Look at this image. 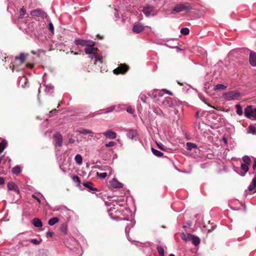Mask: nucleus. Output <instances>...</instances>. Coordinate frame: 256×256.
Masks as SVG:
<instances>
[{
  "mask_svg": "<svg viewBox=\"0 0 256 256\" xmlns=\"http://www.w3.org/2000/svg\"><path fill=\"white\" fill-rule=\"evenodd\" d=\"M56 109H54L52 110H51L50 112V116H51L52 114H55L56 112Z\"/></svg>",
  "mask_w": 256,
  "mask_h": 256,
  "instance_id": "5fc2aeb1",
  "label": "nucleus"
},
{
  "mask_svg": "<svg viewBox=\"0 0 256 256\" xmlns=\"http://www.w3.org/2000/svg\"><path fill=\"white\" fill-rule=\"evenodd\" d=\"M173 113L174 114H175L176 115H177L178 113V110H174V112H173Z\"/></svg>",
  "mask_w": 256,
  "mask_h": 256,
  "instance_id": "e2e57ef3",
  "label": "nucleus"
},
{
  "mask_svg": "<svg viewBox=\"0 0 256 256\" xmlns=\"http://www.w3.org/2000/svg\"><path fill=\"white\" fill-rule=\"evenodd\" d=\"M148 97L153 99V102L164 108H172L173 102L171 98L163 96L161 91L154 90L147 93Z\"/></svg>",
  "mask_w": 256,
  "mask_h": 256,
  "instance_id": "f257e3e1",
  "label": "nucleus"
},
{
  "mask_svg": "<svg viewBox=\"0 0 256 256\" xmlns=\"http://www.w3.org/2000/svg\"><path fill=\"white\" fill-rule=\"evenodd\" d=\"M72 179L73 180L74 182L78 183V186L80 185V178L78 176H73L72 177Z\"/></svg>",
  "mask_w": 256,
  "mask_h": 256,
  "instance_id": "79ce46f5",
  "label": "nucleus"
},
{
  "mask_svg": "<svg viewBox=\"0 0 256 256\" xmlns=\"http://www.w3.org/2000/svg\"><path fill=\"white\" fill-rule=\"evenodd\" d=\"M135 224V222L134 221L132 220H130V224H128L126 227L125 231L126 234L127 236L128 239L130 241V240L129 238L128 233L129 232L130 230V227H132Z\"/></svg>",
  "mask_w": 256,
  "mask_h": 256,
  "instance_id": "b1692460",
  "label": "nucleus"
},
{
  "mask_svg": "<svg viewBox=\"0 0 256 256\" xmlns=\"http://www.w3.org/2000/svg\"><path fill=\"white\" fill-rule=\"evenodd\" d=\"M154 111L156 114H159V115L163 114V112L160 110L156 108L154 110Z\"/></svg>",
  "mask_w": 256,
  "mask_h": 256,
  "instance_id": "8fccbe9b",
  "label": "nucleus"
},
{
  "mask_svg": "<svg viewBox=\"0 0 256 256\" xmlns=\"http://www.w3.org/2000/svg\"><path fill=\"white\" fill-rule=\"evenodd\" d=\"M74 44L78 46H94V42L91 40H86L80 38H76L74 41Z\"/></svg>",
  "mask_w": 256,
  "mask_h": 256,
  "instance_id": "423d86ee",
  "label": "nucleus"
},
{
  "mask_svg": "<svg viewBox=\"0 0 256 256\" xmlns=\"http://www.w3.org/2000/svg\"><path fill=\"white\" fill-rule=\"evenodd\" d=\"M54 233L52 232H46V236L47 238L52 237L53 236Z\"/></svg>",
  "mask_w": 256,
  "mask_h": 256,
  "instance_id": "603ef678",
  "label": "nucleus"
},
{
  "mask_svg": "<svg viewBox=\"0 0 256 256\" xmlns=\"http://www.w3.org/2000/svg\"><path fill=\"white\" fill-rule=\"evenodd\" d=\"M111 186L114 188H121L123 187V184L119 182L116 178H112L110 182Z\"/></svg>",
  "mask_w": 256,
  "mask_h": 256,
  "instance_id": "f8f14e48",
  "label": "nucleus"
},
{
  "mask_svg": "<svg viewBox=\"0 0 256 256\" xmlns=\"http://www.w3.org/2000/svg\"><path fill=\"white\" fill-rule=\"evenodd\" d=\"M144 30V26L142 24H134L132 28V31L136 34H138Z\"/></svg>",
  "mask_w": 256,
  "mask_h": 256,
  "instance_id": "dca6fc26",
  "label": "nucleus"
},
{
  "mask_svg": "<svg viewBox=\"0 0 256 256\" xmlns=\"http://www.w3.org/2000/svg\"><path fill=\"white\" fill-rule=\"evenodd\" d=\"M114 16L116 18V20H118L120 18V15L118 14V10L116 8L114 10Z\"/></svg>",
  "mask_w": 256,
  "mask_h": 256,
  "instance_id": "09e8293b",
  "label": "nucleus"
},
{
  "mask_svg": "<svg viewBox=\"0 0 256 256\" xmlns=\"http://www.w3.org/2000/svg\"><path fill=\"white\" fill-rule=\"evenodd\" d=\"M189 234H190L186 235L184 232H182L180 234V236L182 240L185 241H188L190 240V236H189Z\"/></svg>",
  "mask_w": 256,
  "mask_h": 256,
  "instance_id": "473e14b6",
  "label": "nucleus"
},
{
  "mask_svg": "<svg viewBox=\"0 0 256 256\" xmlns=\"http://www.w3.org/2000/svg\"><path fill=\"white\" fill-rule=\"evenodd\" d=\"M137 132L134 130H129L126 134L127 136L130 139H134L137 136Z\"/></svg>",
  "mask_w": 256,
  "mask_h": 256,
  "instance_id": "a211bd4d",
  "label": "nucleus"
},
{
  "mask_svg": "<svg viewBox=\"0 0 256 256\" xmlns=\"http://www.w3.org/2000/svg\"><path fill=\"white\" fill-rule=\"evenodd\" d=\"M157 250L158 251V254L160 255V256H164V249L161 246H157Z\"/></svg>",
  "mask_w": 256,
  "mask_h": 256,
  "instance_id": "58836bf2",
  "label": "nucleus"
},
{
  "mask_svg": "<svg viewBox=\"0 0 256 256\" xmlns=\"http://www.w3.org/2000/svg\"><path fill=\"white\" fill-rule=\"evenodd\" d=\"M173 48H176L178 50H180L181 49H180L178 46H174V47H173Z\"/></svg>",
  "mask_w": 256,
  "mask_h": 256,
  "instance_id": "69168bd1",
  "label": "nucleus"
},
{
  "mask_svg": "<svg viewBox=\"0 0 256 256\" xmlns=\"http://www.w3.org/2000/svg\"><path fill=\"white\" fill-rule=\"evenodd\" d=\"M169 256H175L174 254H170Z\"/></svg>",
  "mask_w": 256,
  "mask_h": 256,
  "instance_id": "774afa93",
  "label": "nucleus"
},
{
  "mask_svg": "<svg viewBox=\"0 0 256 256\" xmlns=\"http://www.w3.org/2000/svg\"><path fill=\"white\" fill-rule=\"evenodd\" d=\"M94 46H87L84 48V52L86 54H92L94 52L97 51L98 49L93 47Z\"/></svg>",
  "mask_w": 256,
  "mask_h": 256,
  "instance_id": "5701e85b",
  "label": "nucleus"
},
{
  "mask_svg": "<svg viewBox=\"0 0 256 256\" xmlns=\"http://www.w3.org/2000/svg\"><path fill=\"white\" fill-rule=\"evenodd\" d=\"M26 54L24 53H21L19 56L16 57V60H20V63H24L26 60Z\"/></svg>",
  "mask_w": 256,
  "mask_h": 256,
  "instance_id": "393cba45",
  "label": "nucleus"
},
{
  "mask_svg": "<svg viewBox=\"0 0 256 256\" xmlns=\"http://www.w3.org/2000/svg\"><path fill=\"white\" fill-rule=\"evenodd\" d=\"M242 160L243 162H244V164H246L248 165L250 164L251 162L250 158L248 156H244L242 158Z\"/></svg>",
  "mask_w": 256,
  "mask_h": 256,
  "instance_id": "72a5a7b5",
  "label": "nucleus"
},
{
  "mask_svg": "<svg viewBox=\"0 0 256 256\" xmlns=\"http://www.w3.org/2000/svg\"><path fill=\"white\" fill-rule=\"evenodd\" d=\"M6 145L7 142L4 140H2V142L0 143V154L3 152Z\"/></svg>",
  "mask_w": 256,
  "mask_h": 256,
  "instance_id": "cd10ccee",
  "label": "nucleus"
},
{
  "mask_svg": "<svg viewBox=\"0 0 256 256\" xmlns=\"http://www.w3.org/2000/svg\"><path fill=\"white\" fill-rule=\"evenodd\" d=\"M68 142L70 144H74L75 142V140L74 138H71L69 140Z\"/></svg>",
  "mask_w": 256,
  "mask_h": 256,
  "instance_id": "13d9d810",
  "label": "nucleus"
},
{
  "mask_svg": "<svg viewBox=\"0 0 256 256\" xmlns=\"http://www.w3.org/2000/svg\"><path fill=\"white\" fill-rule=\"evenodd\" d=\"M54 87L52 84L46 85L45 92L46 94H48L51 90H54Z\"/></svg>",
  "mask_w": 256,
  "mask_h": 256,
  "instance_id": "c9c22d12",
  "label": "nucleus"
},
{
  "mask_svg": "<svg viewBox=\"0 0 256 256\" xmlns=\"http://www.w3.org/2000/svg\"><path fill=\"white\" fill-rule=\"evenodd\" d=\"M68 241L70 245L68 246L67 244H66V246L72 250L74 252L73 255L74 256H81L82 253V250L78 242L73 238H70Z\"/></svg>",
  "mask_w": 256,
  "mask_h": 256,
  "instance_id": "f03ea898",
  "label": "nucleus"
},
{
  "mask_svg": "<svg viewBox=\"0 0 256 256\" xmlns=\"http://www.w3.org/2000/svg\"><path fill=\"white\" fill-rule=\"evenodd\" d=\"M226 88V86L222 84H218L215 86V90H224Z\"/></svg>",
  "mask_w": 256,
  "mask_h": 256,
  "instance_id": "e433bc0d",
  "label": "nucleus"
},
{
  "mask_svg": "<svg viewBox=\"0 0 256 256\" xmlns=\"http://www.w3.org/2000/svg\"><path fill=\"white\" fill-rule=\"evenodd\" d=\"M30 14L32 16L41 18H44L46 16V14L40 8H37L32 10Z\"/></svg>",
  "mask_w": 256,
  "mask_h": 256,
  "instance_id": "1a4fd4ad",
  "label": "nucleus"
},
{
  "mask_svg": "<svg viewBox=\"0 0 256 256\" xmlns=\"http://www.w3.org/2000/svg\"><path fill=\"white\" fill-rule=\"evenodd\" d=\"M4 173V170L1 166H0V174Z\"/></svg>",
  "mask_w": 256,
  "mask_h": 256,
  "instance_id": "0e129e2a",
  "label": "nucleus"
},
{
  "mask_svg": "<svg viewBox=\"0 0 256 256\" xmlns=\"http://www.w3.org/2000/svg\"><path fill=\"white\" fill-rule=\"evenodd\" d=\"M236 114L239 116H242L243 114L242 108L240 104H237L236 106Z\"/></svg>",
  "mask_w": 256,
  "mask_h": 256,
  "instance_id": "c756f323",
  "label": "nucleus"
},
{
  "mask_svg": "<svg viewBox=\"0 0 256 256\" xmlns=\"http://www.w3.org/2000/svg\"><path fill=\"white\" fill-rule=\"evenodd\" d=\"M12 172L13 174H19L20 172V166H14L12 170Z\"/></svg>",
  "mask_w": 256,
  "mask_h": 256,
  "instance_id": "f704fd0d",
  "label": "nucleus"
},
{
  "mask_svg": "<svg viewBox=\"0 0 256 256\" xmlns=\"http://www.w3.org/2000/svg\"><path fill=\"white\" fill-rule=\"evenodd\" d=\"M158 146L160 148L161 150H164L163 148L162 147V146H160V145L158 144Z\"/></svg>",
  "mask_w": 256,
  "mask_h": 256,
  "instance_id": "338daca9",
  "label": "nucleus"
},
{
  "mask_svg": "<svg viewBox=\"0 0 256 256\" xmlns=\"http://www.w3.org/2000/svg\"><path fill=\"white\" fill-rule=\"evenodd\" d=\"M248 130L249 132L253 134L256 132V128L252 124L248 126Z\"/></svg>",
  "mask_w": 256,
  "mask_h": 256,
  "instance_id": "4c0bfd02",
  "label": "nucleus"
},
{
  "mask_svg": "<svg viewBox=\"0 0 256 256\" xmlns=\"http://www.w3.org/2000/svg\"><path fill=\"white\" fill-rule=\"evenodd\" d=\"M187 146V150H191L192 148H197L198 146L194 143L188 142L186 144Z\"/></svg>",
  "mask_w": 256,
  "mask_h": 256,
  "instance_id": "bb28decb",
  "label": "nucleus"
},
{
  "mask_svg": "<svg viewBox=\"0 0 256 256\" xmlns=\"http://www.w3.org/2000/svg\"><path fill=\"white\" fill-rule=\"evenodd\" d=\"M114 108H115L114 106H112L110 107H108V108H106L104 113L108 114V113L110 112H112L114 110Z\"/></svg>",
  "mask_w": 256,
  "mask_h": 256,
  "instance_id": "37998d69",
  "label": "nucleus"
},
{
  "mask_svg": "<svg viewBox=\"0 0 256 256\" xmlns=\"http://www.w3.org/2000/svg\"><path fill=\"white\" fill-rule=\"evenodd\" d=\"M82 185L88 190V191L94 193V192L97 191V189L94 187V184L90 182H84Z\"/></svg>",
  "mask_w": 256,
  "mask_h": 256,
  "instance_id": "9b49d317",
  "label": "nucleus"
},
{
  "mask_svg": "<svg viewBox=\"0 0 256 256\" xmlns=\"http://www.w3.org/2000/svg\"><path fill=\"white\" fill-rule=\"evenodd\" d=\"M244 115L247 118L256 121V108L248 106L244 109Z\"/></svg>",
  "mask_w": 256,
  "mask_h": 256,
  "instance_id": "20e7f679",
  "label": "nucleus"
},
{
  "mask_svg": "<svg viewBox=\"0 0 256 256\" xmlns=\"http://www.w3.org/2000/svg\"><path fill=\"white\" fill-rule=\"evenodd\" d=\"M152 151L153 153V154L158 157H160L163 155V153L160 152V151L156 150L154 148H152Z\"/></svg>",
  "mask_w": 256,
  "mask_h": 256,
  "instance_id": "2f4dec72",
  "label": "nucleus"
},
{
  "mask_svg": "<svg viewBox=\"0 0 256 256\" xmlns=\"http://www.w3.org/2000/svg\"><path fill=\"white\" fill-rule=\"evenodd\" d=\"M48 26H49V30H50V31L52 33H54V26L52 22H49Z\"/></svg>",
  "mask_w": 256,
  "mask_h": 256,
  "instance_id": "de8ad7c7",
  "label": "nucleus"
},
{
  "mask_svg": "<svg viewBox=\"0 0 256 256\" xmlns=\"http://www.w3.org/2000/svg\"><path fill=\"white\" fill-rule=\"evenodd\" d=\"M59 221V219L57 217H54L49 220L48 224L50 226H53Z\"/></svg>",
  "mask_w": 256,
  "mask_h": 256,
  "instance_id": "c85d7f7f",
  "label": "nucleus"
},
{
  "mask_svg": "<svg viewBox=\"0 0 256 256\" xmlns=\"http://www.w3.org/2000/svg\"><path fill=\"white\" fill-rule=\"evenodd\" d=\"M240 96V94L236 91H230L223 94V97L228 100H237Z\"/></svg>",
  "mask_w": 256,
  "mask_h": 256,
  "instance_id": "39448f33",
  "label": "nucleus"
},
{
  "mask_svg": "<svg viewBox=\"0 0 256 256\" xmlns=\"http://www.w3.org/2000/svg\"><path fill=\"white\" fill-rule=\"evenodd\" d=\"M78 132L80 134H92L93 133V132L92 130L84 128L80 130H78Z\"/></svg>",
  "mask_w": 256,
  "mask_h": 256,
  "instance_id": "7c9ffc66",
  "label": "nucleus"
},
{
  "mask_svg": "<svg viewBox=\"0 0 256 256\" xmlns=\"http://www.w3.org/2000/svg\"><path fill=\"white\" fill-rule=\"evenodd\" d=\"M32 224L36 228H41L42 226V220L38 218H34L32 220Z\"/></svg>",
  "mask_w": 256,
  "mask_h": 256,
  "instance_id": "4be33fe9",
  "label": "nucleus"
},
{
  "mask_svg": "<svg viewBox=\"0 0 256 256\" xmlns=\"http://www.w3.org/2000/svg\"><path fill=\"white\" fill-rule=\"evenodd\" d=\"M190 30L187 28H182L180 30V33L184 35H187L189 34Z\"/></svg>",
  "mask_w": 256,
  "mask_h": 256,
  "instance_id": "ea45409f",
  "label": "nucleus"
},
{
  "mask_svg": "<svg viewBox=\"0 0 256 256\" xmlns=\"http://www.w3.org/2000/svg\"><path fill=\"white\" fill-rule=\"evenodd\" d=\"M30 242L35 245H38L40 244V242L37 240L36 239H30Z\"/></svg>",
  "mask_w": 256,
  "mask_h": 256,
  "instance_id": "a18cd8bd",
  "label": "nucleus"
},
{
  "mask_svg": "<svg viewBox=\"0 0 256 256\" xmlns=\"http://www.w3.org/2000/svg\"><path fill=\"white\" fill-rule=\"evenodd\" d=\"M222 140L224 141V143L226 144L228 143L227 140L225 137H222Z\"/></svg>",
  "mask_w": 256,
  "mask_h": 256,
  "instance_id": "052dcab7",
  "label": "nucleus"
},
{
  "mask_svg": "<svg viewBox=\"0 0 256 256\" xmlns=\"http://www.w3.org/2000/svg\"><path fill=\"white\" fill-rule=\"evenodd\" d=\"M103 135L110 139H114L116 136V134L112 132L111 130H108L102 133Z\"/></svg>",
  "mask_w": 256,
  "mask_h": 256,
  "instance_id": "ddd939ff",
  "label": "nucleus"
},
{
  "mask_svg": "<svg viewBox=\"0 0 256 256\" xmlns=\"http://www.w3.org/2000/svg\"><path fill=\"white\" fill-rule=\"evenodd\" d=\"M128 70V67L125 64H120L118 67L114 70V73L118 74H124Z\"/></svg>",
  "mask_w": 256,
  "mask_h": 256,
  "instance_id": "9d476101",
  "label": "nucleus"
},
{
  "mask_svg": "<svg viewBox=\"0 0 256 256\" xmlns=\"http://www.w3.org/2000/svg\"><path fill=\"white\" fill-rule=\"evenodd\" d=\"M142 11L146 17L154 16L156 14V13L154 12V8L153 6L144 7Z\"/></svg>",
  "mask_w": 256,
  "mask_h": 256,
  "instance_id": "6e6552de",
  "label": "nucleus"
},
{
  "mask_svg": "<svg viewBox=\"0 0 256 256\" xmlns=\"http://www.w3.org/2000/svg\"><path fill=\"white\" fill-rule=\"evenodd\" d=\"M89 58H90L92 60L96 59V62H99L100 63L102 62L101 58L100 56L98 54L97 51L94 52L92 54H90Z\"/></svg>",
  "mask_w": 256,
  "mask_h": 256,
  "instance_id": "aec40b11",
  "label": "nucleus"
},
{
  "mask_svg": "<svg viewBox=\"0 0 256 256\" xmlns=\"http://www.w3.org/2000/svg\"><path fill=\"white\" fill-rule=\"evenodd\" d=\"M126 112L130 114H132L134 113V110L130 106L126 108Z\"/></svg>",
  "mask_w": 256,
  "mask_h": 256,
  "instance_id": "3c124183",
  "label": "nucleus"
},
{
  "mask_svg": "<svg viewBox=\"0 0 256 256\" xmlns=\"http://www.w3.org/2000/svg\"><path fill=\"white\" fill-rule=\"evenodd\" d=\"M189 236H190V240L194 246H197L200 243V240L198 237L192 234H189Z\"/></svg>",
  "mask_w": 256,
  "mask_h": 256,
  "instance_id": "6ab92c4d",
  "label": "nucleus"
},
{
  "mask_svg": "<svg viewBox=\"0 0 256 256\" xmlns=\"http://www.w3.org/2000/svg\"><path fill=\"white\" fill-rule=\"evenodd\" d=\"M252 168L254 170L256 169V159L254 160V164L252 166Z\"/></svg>",
  "mask_w": 256,
  "mask_h": 256,
  "instance_id": "bf43d9fd",
  "label": "nucleus"
},
{
  "mask_svg": "<svg viewBox=\"0 0 256 256\" xmlns=\"http://www.w3.org/2000/svg\"><path fill=\"white\" fill-rule=\"evenodd\" d=\"M249 60L250 64L253 66H256V53L250 52V54Z\"/></svg>",
  "mask_w": 256,
  "mask_h": 256,
  "instance_id": "2eb2a0df",
  "label": "nucleus"
},
{
  "mask_svg": "<svg viewBox=\"0 0 256 256\" xmlns=\"http://www.w3.org/2000/svg\"><path fill=\"white\" fill-rule=\"evenodd\" d=\"M116 145V142L112 141L106 144V147H111L114 146Z\"/></svg>",
  "mask_w": 256,
  "mask_h": 256,
  "instance_id": "49530a36",
  "label": "nucleus"
},
{
  "mask_svg": "<svg viewBox=\"0 0 256 256\" xmlns=\"http://www.w3.org/2000/svg\"><path fill=\"white\" fill-rule=\"evenodd\" d=\"M216 227V225L212 226V228L210 230H208V232H212L213 230H214L215 229Z\"/></svg>",
  "mask_w": 256,
  "mask_h": 256,
  "instance_id": "4d7b16f0",
  "label": "nucleus"
},
{
  "mask_svg": "<svg viewBox=\"0 0 256 256\" xmlns=\"http://www.w3.org/2000/svg\"><path fill=\"white\" fill-rule=\"evenodd\" d=\"M32 197L36 199V200L38 201V203H40V198H39L37 196H36V195H34V194H32Z\"/></svg>",
  "mask_w": 256,
  "mask_h": 256,
  "instance_id": "864d4df0",
  "label": "nucleus"
},
{
  "mask_svg": "<svg viewBox=\"0 0 256 256\" xmlns=\"http://www.w3.org/2000/svg\"><path fill=\"white\" fill-rule=\"evenodd\" d=\"M54 138L56 144L58 146H60L62 145L63 142V138L61 134H60V133H56L54 136Z\"/></svg>",
  "mask_w": 256,
  "mask_h": 256,
  "instance_id": "4468645a",
  "label": "nucleus"
},
{
  "mask_svg": "<svg viewBox=\"0 0 256 256\" xmlns=\"http://www.w3.org/2000/svg\"><path fill=\"white\" fill-rule=\"evenodd\" d=\"M108 174L106 172H102V173H98V172H97L96 173V176L100 178H102V179H104V178H106V176H107Z\"/></svg>",
  "mask_w": 256,
  "mask_h": 256,
  "instance_id": "a19ab883",
  "label": "nucleus"
},
{
  "mask_svg": "<svg viewBox=\"0 0 256 256\" xmlns=\"http://www.w3.org/2000/svg\"><path fill=\"white\" fill-rule=\"evenodd\" d=\"M74 160L78 164L81 165L82 162V156L80 154H76L74 158Z\"/></svg>",
  "mask_w": 256,
  "mask_h": 256,
  "instance_id": "a878e982",
  "label": "nucleus"
},
{
  "mask_svg": "<svg viewBox=\"0 0 256 256\" xmlns=\"http://www.w3.org/2000/svg\"><path fill=\"white\" fill-rule=\"evenodd\" d=\"M26 12V10L24 7L22 8L20 10V15L18 16V22L20 28L22 30H26L27 28L26 24L24 22H20V20L23 18Z\"/></svg>",
  "mask_w": 256,
  "mask_h": 256,
  "instance_id": "0eeeda50",
  "label": "nucleus"
},
{
  "mask_svg": "<svg viewBox=\"0 0 256 256\" xmlns=\"http://www.w3.org/2000/svg\"><path fill=\"white\" fill-rule=\"evenodd\" d=\"M116 220H129L128 219L126 218H118V219H116Z\"/></svg>",
  "mask_w": 256,
  "mask_h": 256,
  "instance_id": "680f3d73",
  "label": "nucleus"
},
{
  "mask_svg": "<svg viewBox=\"0 0 256 256\" xmlns=\"http://www.w3.org/2000/svg\"><path fill=\"white\" fill-rule=\"evenodd\" d=\"M8 188L10 190H14L17 194L20 193L19 189L18 186L12 182H9L7 184Z\"/></svg>",
  "mask_w": 256,
  "mask_h": 256,
  "instance_id": "f3484780",
  "label": "nucleus"
},
{
  "mask_svg": "<svg viewBox=\"0 0 256 256\" xmlns=\"http://www.w3.org/2000/svg\"><path fill=\"white\" fill-rule=\"evenodd\" d=\"M4 182V178L0 177V184H3Z\"/></svg>",
  "mask_w": 256,
  "mask_h": 256,
  "instance_id": "6e6d98bb",
  "label": "nucleus"
},
{
  "mask_svg": "<svg viewBox=\"0 0 256 256\" xmlns=\"http://www.w3.org/2000/svg\"><path fill=\"white\" fill-rule=\"evenodd\" d=\"M21 81L24 82V84H22V86L23 88H26V87L28 86V80H27V78L26 77H23L21 79Z\"/></svg>",
  "mask_w": 256,
  "mask_h": 256,
  "instance_id": "c03bdc74",
  "label": "nucleus"
},
{
  "mask_svg": "<svg viewBox=\"0 0 256 256\" xmlns=\"http://www.w3.org/2000/svg\"><path fill=\"white\" fill-rule=\"evenodd\" d=\"M192 9V6L189 4L180 3L174 6L171 10L172 14H176L180 12Z\"/></svg>",
  "mask_w": 256,
  "mask_h": 256,
  "instance_id": "7ed1b4c3",
  "label": "nucleus"
},
{
  "mask_svg": "<svg viewBox=\"0 0 256 256\" xmlns=\"http://www.w3.org/2000/svg\"><path fill=\"white\" fill-rule=\"evenodd\" d=\"M248 164H242L240 166V169L242 172L241 173H239V174L242 176H244L248 172L249 168L248 166Z\"/></svg>",
  "mask_w": 256,
  "mask_h": 256,
  "instance_id": "412c9836",
  "label": "nucleus"
}]
</instances>
